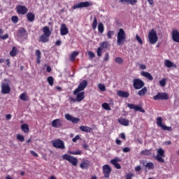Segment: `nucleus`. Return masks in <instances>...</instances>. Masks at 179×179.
<instances>
[{"label":"nucleus","mask_w":179,"mask_h":179,"mask_svg":"<svg viewBox=\"0 0 179 179\" xmlns=\"http://www.w3.org/2000/svg\"><path fill=\"white\" fill-rule=\"evenodd\" d=\"M17 139L20 142H24V136L23 135L17 134Z\"/></svg>","instance_id":"nucleus-49"},{"label":"nucleus","mask_w":179,"mask_h":179,"mask_svg":"<svg viewBox=\"0 0 179 179\" xmlns=\"http://www.w3.org/2000/svg\"><path fill=\"white\" fill-rule=\"evenodd\" d=\"M144 166L145 167H147L148 170H153V169H155V165L152 162H148Z\"/></svg>","instance_id":"nucleus-39"},{"label":"nucleus","mask_w":179,"mask_h":179,"mask_svg":"<svg viewBox=\"0 0 179 179\" xmlns=\"http://www.w3.org/2000/svg\"><path fill=\"white\" fill-rule=\"evenodd\" d=\"M156 159L159 163H164V159H163V156L157 155Z\"/></svg>","instance_id":"nucleus-47"},{"label":"nucleus","mask_w":179,"mask_h":179,"mask_svg":"<svg viewBox=\"0 0 179 179\" xmlns=\"http://www.w3.org/2000/svg\"><path fill=\"white\" fill-rule=\"evenodd\" d=\"M98 31H99L101 34H103V32L104 31V25L101 22L98 25Z\"/></svg>","instance_id":"nucleus-37"},{"label":"nucleus","mask_w":179,"mask_h":179,"mask_svg":"<svg viewBox=\"0 0 179 179\" xmlns=\"http://www.w3.org/2000/svg\"><path fill=\"white\" fill-rule=\"evenodd\" d=\"M148 93V87H144L141 90L138 92V94L140 96H145Z\"/></svg>","instance_id":"nucleus-30"},{"label":"nucleus","mask_w":179,"mask_h":179,"mask_svg":"<svg viewBox=\"0 0 179 179\" xmlns=\"http://www.w3.org/2000/svg\"><path fill=\"white\" fill-rule=\"evenodd\" d=\"M92 5H93V3L90 1H83L73 6L72 9L75 10L80 8H89V6H92Z\"/></svg>","instance_id":"nucleus-9"},{"label":"nucleus","mask_w":179,"mask_h":179,"mask_svg":"<svg viewBox=\"0 0 179 179\" xmlns=\"http://www.w3.org/2000/svg\"><path fill=\"white\" fill-rule=\"evenodd\" d=\"M74 96H76V101L80 103V101L85 99V92H77Z\"/></svg>","instance_id":"nucleus-20"},{"label":"nucleus","mask_w":179,"mask_h":179,"mask_svg":"<svg viewBox=\"0 0 179 179\" xmlns=\"http://www.w3.org/2000/svg\"><path fill=\"white\" fill-rule=\"evenodd\" d=\"M154 100H169V94L166 92H159L153 96Z\"/></svg>","instance_id":"nucleus-11"},{"label":"nucleus","mask_w":179,"mask_h":179,"mask_svg":"<svg viewBox=\"0 0 179 179\" xmlns=\"http://www.w3.org/2000/svg\"><path fill=\"white\" fill-rule=\"evenodd\" d=\"M157 32L155 29H152L148 33V40L150 44H156L157 43Z\"/></svg>","instance_id":"nucleus-4"},{"label":"nucleus","mask_w":179,"mask_h":179,"mask_svg":"<svg viewBox=\"0 0 179 179\" xmlns=\"http://www.w3.org/2000/svg\"><path fill=\"white\" fill-rule=\"evenodd\" d=\"M47 80L50 86H54V78L52 76L48 77Z\"/></svg>","instance_id":"nucleus-40"},{"label":"nucleus","mask_w":179,"mask_h":179,"mask_svg":"<svg viewBox=\"0 0 179 179\" xmlns=\"http://www.w3.org/2000/svg\"><path fill=\"white\" fill-rule=\"evenodd\" d=\"M117 96L124 97V99H128V97H129V93L128 92L118 91Z\"/></svg>","instance_id":"nucleus-24"},{"label":"nucleus","mask_w":179,"mask_h":179,"mask_svg":"<svg viewBox=\"0 0 179 179\" xmlns=\"http://www.w3.org/2000/svg\"><path fill=\"white\" fill-rule=\"evenodd\" d=\"M98 89H99L101 92H106V85L103 84H99Z\"/></svg>","instance_id":"nucleus-45"},{"label":"nucleus","mask_w":179,"mask_h":179,"mask_svg":"<svg viewBox=\"0 0 179 179\" xmlns=\"http://www.w3.org/2000/svg\"><path fill=\"white\" fill-rule=\"evenodd\" d=\"M118 122L121 125H124V127H128V125H129V120L125 118L119 119Z\"/></svg>","instance_id":"nucleus-26"},{"label":"nucleus","mask_w":179,"mask_h":179,"mask_svg":"<svg viewBox=\"0 0 179 179\" xmlns=\"http://www.w3.org/2000/svg\"><path fill=\"white\" fill-rule=\"evenodd\" d=\"M10 92H11V89L9 83H1V94H9Z\"/></svg>","instance_id":"nucleus-10"},{"label":"nucleus","mask_w":179,"mask_h":179,"mask_svg":"<svg viewBox=\"0 0 179 179\" xmlns=\"http://www.w3.org/2000/svg\"><path fill=\"white\" fill-rule=\"evenodd\" d=\"M86 87H87V80H84L78 85V87L73 91V94H76V93H79V92H83V90H85Z\"/></svg>","instance_id":"nucleus-8"},{"label":"nucleus","mask_w":179,"mask_h":179,"mask_svg":"<svg viewBox=\"0 0 179 179\" xmlns=\"http://www.w3.org/2000/svg\"><path fill=\"white\" fill-rule=\"evenodd\" d=\"M53 148L56 149H61L64 150L65 149V143L61 139H56L51 141Z\"/></svg>","instance_id":"nucleus-3"},{"label":"nucleus","mask_w":179,"mask_h":179,"mask_svg":"<svg viewBox=\"0 0 179 179\" xmlns=\"http://www.w3.org/2000/svg\"><path fill=\"white\" fill-rule=\"evenodd\" d=\"M88 55H89L90 59L94 58V57H95L94 53L93 52H90V51L88 52Z\"/></svg>","instance_id":"nucleus-59"},{"label":"nucleus","mask_w":179,"mask_h":179,"mask_svg":"<svg viewBox=\"0 0 179 179\" xmlns=\"http://www.w3.org/2000/svg\"><path fill=\"white\" fill-rule=\"evenodd\" d=\"M78 55H79L78 52H73L70 56L71 61H75V58H76V57H78Z\"/></svg>","instance_id":"nucleus-38"},{"label":"nucleus","mask_w":179,"mask_h":179,"mask_svg":"<svg viewBox=\"0 0 179 179\" xmlns=\"http://www.w3.org/2000/svg\"><path fill=\"white\" fill-rule=\"evenodd\" d=\"M62 157L63 160H67V162L71 163L72 166H78V158L67 154L63 155Z\"/></svg>","instance_id":"nucleus-2"},{"label":"nucleus","mask_w":179,"mask_h":179,"mask_svg":"<svg viewBox=\"0 0 179 179\" xmlns=\"http://www.w3.org/2000/svg\"><path fill=\"white\" fill-rule=\"evenodd\" d=\"M70 155H82V151H80V150H76V151H71Z\"/></svg>","instance_id":"nucleus-48"},{"label":"nucleus","mask_w":179,"mask_h":179,"mask_svg":"<svg viewBox=\"0 0 179 179\" xmlns=\"http://www.w3.org/2000/svg\"><path fill=\"white\" fill-rule=\"evenodd\" d=\"M108 47H110V43H108V41L103 42L100 45V47H99L97 48L96 54H97L98 57H101L102 52H103V50H107V48H108Z\"/></svg>","instance_id":"nucleus-6"},{"label":"nucleus","mask_w":179,"mask_h":179,"mask_svg":"<svg viewBox=\"0 0 179 179\" xmlns=\"http://www.w3.org/2000/svg\"><path fill=\"white\" fill-rule=\"evenodd\" d=\"M0 38H1V40H6L7 38H9V35L8 34H6L3 36H1Z\"/></svg>","instance_id":"nucleus-56"},{"label":"nucleus","mask_w":179,"mask_h":179,"mask_svg":"<svg viewBox=\"0 0 179 179\" xmlns=\"http://www.w3.org/2000/svg\"><path fill=\"white\" fill-rule=\"evenodd\" d=\"M138 65H139L140 69H143V70L146 69V65H145V64H139Z\"/></svg>","instance_id":"nucleus-61"},{"label":"nucleus","mask_w":179,"mask_h":179,"mask_svg":"<svg viewBox=\"0 0 179 179\" xmlns=\"http://www.w3.org/2000/svg\"><path fill=\"white\" fill-rule=\"evenodd\" d=\"M117 45H122L127 41V34L122 29H120L117 33Z\"/></svg>","instance_id":"nucleus-1"},{"label":"nucleus","mask_w":179,"mask_h":179,"mask_svg":"<svg viewBox=\"0 0 179 179\" xmlns=\"http://www.w3.org/2000/svg\"><path fill=\"white\" fill-rule=\"evenodd\" d=\"M79 139H80V136L79 135H77L75 136V138L72 139V141L75 143L77 141H79Z\"/></svg>","instance_id":"nucleus-55"},{"label":"nucleus","mask_w":179,"mask_h":179,"mask_svg":"<svg viewBox=\"0 0 179 179\" xmlns=\"http://www.w3.org/2000/svg\"><path fill=\"white\" fill-rule=\"evenodd\" d=\"M118 162H121V159H120L117 157L110 160L111 164H113V166H115V169H117V170H120V169H121V165H120V164H118Z\"/></svg>","instance_id":"nucleus-21"},{"label":"nucleus","mask_w":179,"mask_h":179,"mask_svg":"<svg viewBox=\"0 0 179 179\" xmlns=\"http://www.w3.org/2000/svg\"><path fill=\"white\" fill-rule=\"evenodd\" d=\"M103 171L104 177H106V178H109L110 175L111 174V167H110L107 164L104 165L103 166Z\"/></svg>","instance_id":"nucleus-14"},{"label":"nucleus","mask_w":179,"mask_h":179,"mask_svg":"<svg viewBox=\"0 0 179 179\" xmlns=\"http://www.w3.org/2000/svg\"><path fill=\"white\" fill-rule=\"evenodd\" d=\"M21 129L23 132L25 134H27L29 132V124H24L21 126Z\"/></svg>","instance_id":"nucleus-33"},{"label":"nucleus","mask_w":179,"mask_h":179,"mask_svg":"<svg viewBox=\"0 0 179 179\" xmlns=\"http://www.w3.org/2000/svg\"><path fill=\"white\" fill-rule=\"evenodd\" d=\"M40 43H48L50 41V36H47V35L42 34L38 39Z\"/></svg>","instance_id":"nucleus-23"},{"label":"nucleus","mask_w":179,"mask_h":179,"mask_svg":"<svg viewBox=\"0 0 179 179\" xmlns=\"http://www.w3.org/2000/svg\"><path fill=\"white\" fill-rule=\"evenodd\" d=\"M138 2V0H127V3L129 5H135Z\"/></svg>","instance_id":"nucleus-52"},{"label":"nucleus","mask_w":179,"mask_h":179,"mask_svg":"<svg viewBox=\"0 0 179 179\" xmlns=\"http://www.w3.org/2000/svg\"><path fill=\"white\" fill-rule=\"evenodd\" d=\"M11 22H13V23H17V22H19V17H17V15H14L11 17Z\"/></svg>","instance_id":"nucleus-46"},{"label":"nucleus","mask_w":179,"mask_h":179,"mask_svg":"<svg viewBox=\"0 0 179 179\" xmlns=\"http://www.w3.org/2000/svg\"><path fill=\"white\" fill-rule=\"evenodd\" d=\"M141 76H143L144 78L148 79V80H153V76H152V74H150V73L149 72L141 71Z\"/></svg>","instance_id":"nucleus-22"},{"label":"nucleus","mask_w":179,"mask_h":179,"mask_svg":"<svg viewBox=\"0 0 179 179\" xmlns=\"http://www.w3.org/2000/svg\"><path fill=\"white\" fill-rule=\"evenodd\" d=\"M17 55V49L15 47H13L12 50L10 52V57H16Z\"/></svg>","instance_id":"nucleus-36"},{"label":"nucleus","mask_w":179,"mask_h":179,"mask_svg":"<svg viewBox=\"0 0 179 179\" xmlns=\"http://www.w3.org/2000/svg\"><path fill=\"white\" fill-rule=\"evenodd\" d=\"M133 86L134 89H136V90H139V89H142V87L145 86V83L139 78L134 79Z\"/></svg>","instance_id":"nucleus-7"},{"label":"nucleus","mask_w":179,"mask_h":179,"mask_svg":"<svg viewBox=\"0 0 179 179\" xmlns=\"http://www.w3.org/2000/svg\"><path fill=\"white\" fill-rule=\"evenodd\" d=\"M42 31L43 32V35L50 37L51 36V31L50 30V27H43Z\"/></svg>","instance_id":"nucleus-25"},{"label":"nucleus","mask_w":179,"mask_h":179,"mask_svg":"<svg viewBox=\"0 0 179 179\" xmlns=\"http://www.w3.org/2000/svg\"><path fill=\"white\" fill-rule=\"evenodd\" d=\"M136 40L139 43V44H143V41H142V38L138 35L136 36Z\"/></svg>","instance_id":"nucleus-53"},{"label":"nucleus","mask_w":179,"mask_h":179,"mask_svg":"<svg viewBox=\"0 0 179 179\" xmlns=\"http://www.w3.org/2000/svg\"><path fill=\"white\" fill-rule=\"evenodd\" d=\"M164 64L166 68H173V66L177 68V65L174 64V63L169 59L165 60Z\"/></svg>","instance_id":"nucleus-27"},{"label":"nucleus","mask_w":179,"mask_h":179,"mask_svg":"<svg viewBox=\"0 0 179 179\" xmlns=\"http://www.w3.org/2000/svg\"><path fill=\"white\" fill-rule=\"evenodd\" d=\"M36 17V15L33 13H28L27 14V18L29 22H34V18Z\"/></svg>","instance_id":"nucleus-29"},{"label":"nucleus","mask_w":179,"mask_h":179,"mask_svg":"<svg viewBox=\"0 0 179 179\" xmlns=\"http://www.w3.org/2000/svg\"><path fill=\"white\" fill-rule=\"evenodd\" d=\"M141 155H143V156H150L152 151L150 150H144L141 152Z\"/></svg>","instance_id":"nucleus-34"},{"label":"nucleus","mask_w":179,"mask_h":179,"mask_svg":"<svg viewBox=\"0 0 179 179\" xmlns=\"http://www.w3.org/2000/svg\"><path fill=\"white\" fill-rule=\"evenodd\" d=\"M127 107L131 110H135V111H140V113H145V110L141 106L135 105L134 103H128Z\"/></svg>","instance_id":"nucleus-15"},{"label":"nucleus","mask_w":179,"mask_h":179,"mask_svg":"<svg viewBox=\"0 0 179 179\" xmlns=\"http://www.w3.org/2000/svg\"><path fill=\"white\" fill-rule=\"evenodd\" d=\"M159 85L162 87H164L166 86V78H163L162 80H159Z\"/></svg>","instance_id":"nucleus-51"},{"label":"nucleus","mask_w":179,"mask_h":179,"mask_svg":"<svg viewBox=\"0 0 179 179\" xmlns=\"http://www.w3.org/2000/svg\"><path fill=\"white\" fill-rule=\"evenodd\" d=\"M122 152H124V153H128V152H131V148L128 147L124 148Z\"/></svg>","instance_id":"nucleus-57"},{"label":"nucleus","mask_w":179,"mask_h":179,"mask_svg":"<svg viewBox=\"0 0 179 179\" xmlns=\"http://www.w3.org/2000/svg\"><path fill=\"white\" fill-rule=\"evenodd\" d=\"M92 29L93 30H96V29H97V18L96 17H94V21L92 23Z\"/></svg>","instance_id":"nucleus-42"},{"label":"nucleus","mask_w":179,"mask_h":179,"mask_svg":"<svg viewBox=\"0 0 179 179\" xmlns=\"http://www.w3.org/2000/svg\"><path fill=\"white\" fill-rule=\"evenodd\" d=\"M17 36L20 38H26V37H27V31H26L24 28H20L18 30Z\"/></svg>","instance_id":"nucleus-17"},{"label":"nucleus","mask_w":179,"mask_h":179,"mask_svg":"<svg viewBox=\"0 0 179 179\" xmlns=\"http://www.w3.org/2000/svg\"><path fill=\"white\" fill-rule=\"evenodd\" d=\"M65 118L67 121H71L73 124H78L80 121V120L78 117H75L71 115L69 113L65 114Z\"/></svg>","instance_id":"nucleus-12"},{"label":"nucleus","mask_w":179,"mask_h":179,"mask_svg":"<svg viewBox=\"0 0 179 179\" xmlns=\"http://www.w3.org/2000/svg\"><path fill=\"white\" fill-rule=\"evenodd\" d=\"M53 128H61L62 127V120L60 119H55L52 122Z\"/></svg>","instance_id":"nucleus-19"},{"label":"nucleus","mask_w":179,"mask_h":179,"mask_svg":"<svg viewBox=\"0 0 179 179\" xmlns=\"http://www.w3.org/2000/svg\"><path fill=\"white\" fill-rule=\"evenodd\" d=\"M20 100H22L23 101H29V96H27L26 94L22 93L20 96Z\"/></svg>","instance_id":"nucleus-35"},{"label":"nucleus","mask_w":179,"mask_h":179,"mask_svg":"<svg viewBox=\"0 0 179 179\" xmlns=\"http://www.w3.org/2000/svg\"><path fill=\"white\" fill-rule=\"evenodd\" d=\"M69 33V30L68 27H66V24H62L60 27V34L61 36H66Z\"/></svg>","instance_id":"nucleus-18"},{"label":"nucleus","mask_w":179,"mask_h":179,"mask_svg":"<svg viewBox=\"0 0 179 179\" xmlns=\"http://www.w3.org/2000/svg\"><path fill=\"white\" fill-rule=\"evenodd\" d=\"M16 8L19 15H26L29 12V9L25 6H17Z\"/></svg>","instance_id":"nucleus-13"},{"label":"nucleus","mask_w":179,"mask_h":179,"mask_svg":"<svg viewBox=\"0 0 179 179\" xmlns=\"http://www.w3.org/2000/svg\"><path fill=\"white\" fill-rule=\"evenodd\" d=\"M172 40L175 41V43H179V32L177 29L172 30Z\"/></svg>","instance_id":"nucleus-16"},{"label":"nucleus","mask_w":179,"mask_h":179,"mask_svg":"<svg viewBox=\"0 0 179 179\" xmlns=\"http://www.w3.org/2000/svg\"><path fill=\"white\" fill-rule=\"evenodd\" d=\"M80 129L83 132H86L87 134L92 132V128H90L87 126H80Z\"/></svg>","instance_id":"nucleus-28"},{"label":"nucleus","mask_w":179,"mask_h":179,"mask_svg":"<svg viewBox=\"0 0 179 179\" xmlns=\"http://www.w3.org/2000/svg\"><path fill=\"white\" fill-rule=\"evenodd\" d=\"M132 177H134L132 173H129L126 175V179H132Z\"/></svg>","instance_id":"nucleus-58"},{"label":"nucleus","mask_w":179,"mask_h":179,"mask_svg":"<svg viewBox=\"0 0 179 179\" xmlns=\"http://www.w3.org/2000/svg\"><path fill=\"white\" fill-rule=\"evenodd\" d=\"M157 156L164 157V150H163L162 148H159L158 150H157Z\"/></svg>","instance_id":"nucleus-43"},{"label":"nucleus","mask_w":179,"mask_h":179,"mask_svg":"<svg viewBox=\"0 0 179 179\" xmlns=\"http://www.w3.org/2000/svg\"><path fill=\"white\" fill-rule=\"evenodd\" d=\"M163 117H159L157 118V125L160 127L162 128V131H169V132H171L173 131V127H167L164 124H163Z\"/></svg>","instance_id":"nucleus-5"},{"label":"nucleus","mask_w":179,"mask_h":179,"mask_svg":"<svg viewBox=\"0 0 179 179\" xmlns=\"http://www.w3.org/2000/svg\"><path fill=\"white\" fill-rule=\"evenodd\" d=\"M89 166H90V162L87 160L84 162H82L80 165V167L83 169H88Z\"/></svg>","instance_id":"nucleus-31"},{"label":"nucleus","mask_w":179,"mask_h":179,"mask_svg":"<svg viewBox=\"0 0 179 179\" xmlns=\"http://www.w3.org/2000/svg\"><path fill=\"white\" fill-rule=\"evenodd\" d=\"M107 36L108 38H112L113 36H114V31H108Z\"/></svg>","instance_id":"nucleus-54"},{"label":"nucleus","mask_w":179,"mask_h":179,"mask_svg":"<svg viewBox=\"0 0 179 179\" xmlns=\"http://www.w3.org/2000/svg\"><path fill=\"white\" fill-rule=\"evenodd\" d=\"M108 59H110V53L106 52L105 56L103 57V61L105 62H108Z\"/></svg>","instance_id":"nucleus-50"},{"label":"nucleus","mask_w":179,"mask_h":179,"mask_svg":"<svg viewBox=\"0 0 179 179\" xmlns=\"http://www.w3.org/2000/svg\"><path fill=\"white\" fill-rule=\"evenodd\" d=\"M30 153L32 155V156H34V157H38V154H37L36 152L31 150Z\"/></svg>","instance_id":"nucleus-60"},{"label":"nucleus","mask_w":179,"mask_h":179,"mask_svg":"<svg viewBox=\"0 0 179 179\" xmlns=\"http://www.w3.org/2000/svg\"><path fill=\"white\" fill-rule=\"evenodd\" d=\"M115 62H116V64H123L124 63V59L121 57H116L115 59Z\"/></svg>","instance_id":"nucleus-44"},{"label":"nucleus","mask_w":179,"mask_h":179,"mask_svg":"<svg viewBox=\"0 0 179 179\" xmlns=\"http://www.w3.org/2000/svg\"><path fill=\"white\" fill-rule=\"evenodd\" d=\"M102 107L104 108V110H107L108 111H110L111 108L110 107V105L108 103H103L102 104Z\"/></svg>","instance_id":"nucleus-41"},{"label":"nucleus","mask_w":179,"mask_h":179,"mask_svg":"<svg viewBox=\"0 0 179 179\" xmlns=\"http://www.w3.org/2000/svg\"><path fill=\"white\" fill-rule=\"evenodd\" d=\"M120 138H122V139H125V134H124V133H121L120 134Z\"/></svg>","instance_id":"nucleus-63"},{"label":"nucleus","mask_w":179,"mask_h":179,"mask_svg":"<svg viewBox=\"0 0 179 179\" xmlns=\"http://www.w3.org/2000/svg\"><path fill=\"white\" fill-rule=\"evenodd\" d=\"M36 56L37 59V64H40V62H41V52L40 51V50H36Z\"/></svg>","instance_id":"nucleus-32"},{"label":"nucleus","mask_w":179,"mask_h":179,"mask_svg":"<svg viewBox=\"0 0 179 179\" xmlns=\"http://www.w3.org/2000/svg\"><path fill=\"white\" fill-rule=\"evenodd\" d=\"M136 171H139L141 170V166H138L135 168Z\"/></svg>","instance_id":"nucleus-64"},{"label":"nucleus","mask_w":179,"mask_h":179,"mask_svg":"<svg viewBox=\"0 0 179 179\" xmlns=\"http://www.w3.org/2000/svg\"><path fill=\"white\" fill-rule=\"evenodd\" d=\"M6 120H10L12 118V115L10 114H8L6 115Z\"/></svg>","instance_id":"nucleus-62"}]
</instances>
